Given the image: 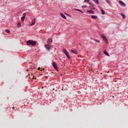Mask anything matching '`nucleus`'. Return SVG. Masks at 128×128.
I'll list each match as a JSON object with an SVG mask.
<instances>
[{
	"label": "nucleus",
	"mask_w": 128,
	"mask_h": 128,
	"mask_svg": "<svg viewBox=\"0 0 128 128\" xmlns=\"http://www.w3.org/2000/svg\"><path fill=\"white\" fill-rule=\"evenodd\" d=\"M46 78H48V77L46 76Z\"/></svg>",
	"instance_id": "2f4dec72"
},
{
	"label": "nucleus",
	"mask_w": 128,
	"mask_h": 128,
	"mask_svg": "<svg viewBox=\"0 0 128 128\" xmlns=\"http://www.w3.org/2000/svg\"><path fill=\"white\" fill-rule=\"evenodd\" d=\"M60 16H61L62 18H64V20L66 19V16H64V14L60 13Z\"/></svg>",
	"instance_id": "9d476101"
},
{
	"label": "nucleus",
	"mask_w": 128,
	"mask_h": 128,
	"mask_svg": "<svg viewBox=\"0 0 128 128\" xmlns=\"http://www.w3.org/2000/svg\"><path fill=\"white\" fill-rule=\"evenodd\" d=\"M12 110H14V107L12 108Z\"/></svg>",
	"instance_id": "c756f323"
},
{
	"label": "nucleus",
	"mask_w": 128,
	"mask_h": 128,
	"mask_svg": "<svg viewBox=\"0 0 128 128\" xmlns=\"http://www.w3.org/2000/svg\"><path fill=\"white\" fill-rule=\"evenodd\" d=\"M26 13H24V14H22V17L26 18Z\"/></svg>",
	"instance_id": "4be33fe9"
},
{
	"label": "nucleus",
	"mask_w": 128,
	"mask_h": 128,
	"mask_svg": "<svg viewBox=\"0 0 128 128\" xmlns=\"http://www.w3.org/2000/svg\"><path fill=\"white\" fill-rule=\"evenodd\" d=\"M120 15L122 16H124V14H120Z\"/></svg>",
	"instance_id": "7c9ffc66"
},
{
	"label": "nucleus",
	"mask_w": 128,
	"mask_h": 128,
	"mask_svg": "<svg viewBox=\"0 0 128 128\" xmlns=\"http://www.w3.org/2000/svg\"><path fill=\"white\" fill-rule=\"evenodd\" d=\"M28 71V70H27V72Z\"/></svg>",
	"instance_id": "72a5a7b5"
},
{
	"label": "nucleus",
	"mask_w": 128,
	"mask_h": 128,
	"mask_svg": "<svg viewBox=\"0 0 128 128\" xmlns=\"http://www.w3.org/2000/svg\"><path fill=\"white\" fill-rule=\"evenodd\" d=\"M100 37L102 38V40H104V42H105L106 44H108V38H106V36L104 35L101 34Z\"/></svg>",
	"instance_id": "20e7f679"
},
{
	"label": "nucleus",
	"mask_w": 128,
	"mask_h": 128,
	"mask_svg": "<svg viewBox=\"0 0 128 128\" xmlns=\"http://www.w3.org/2000/svg\"><path fill=\"white\" fill-rule=\"evenodd\" d=\"M52 66L55 70H58V64L55 62H53Z\"/></svg>",
	"instance_id": "423d86ee"
},
{
	"label": "nucleus",
	"mask_w": 128,
	"mask_h": 128,
	"mask_svg": "<svg viewBox=\"0 0 128 128\" xmlns=\"http://www.w3.org/2000/svg\"><path fill=\"white\" fill-rule=\"evenodd\" d=\"M31 68H32V70H34V66H32V67H31Z\"/></svg>",
	"instance_id": "bb28decb"
},
{
	"label": "nucleus",
	"mask_w": 128,
	"mask_h": 128,
	"mask_svg": "<svg viewBox=\"0 0 128 128\" xmlns=\"http://www.w3.org/2000/svg\"><path fill=\"white\" fill-rule=\"evenodd\" d=\"M45 48H46V50H50V48H52V46H50V45L46 44H45Z\"/></svg>",
	"instance_id": "39448f33"
},
{
	"label": "nucleus",
	"mask_w": 128,
	"mask_h": 128,
	"mask_svg": "<svg viewBox=\"0 0 128 128\" xmlns=\"http://www.w3.org/2000/svg\"><path fill=\"white\" fill-rule=\"evenodd\" d=\"M33 78V80H34V78Z\"/></svg>",
	"instance_id": "f704fd0d"
},
{
	"label": "nucleus",
	"mask_w": 128,
	"mask_h": 128,
	"mask_svg": "<svg viewBox=\"0 0 128 128\" xmlns=\"http://www.w3.org/2000/svg\"><path fill=\"white\" fill-rule=\"evenodd\" d=\"M93 1L95 2V4H100L98 0H93Z\"/></svg>",
	"instance_id": "2eb2a0df"
},
{
	"label": "nucleus",
	"mask_w": 128,
	"mask_h": 128,
	"mask_svg": "<svg viewBox=\"0 0 128 128\" xmlns=\"http://www.w3.org/2000/svg\"><path fill=\"white\" fill-rule=\"evenodd\" d=\"M122 16L124 20V18H126V16L124 15H122Z\"/></svg>",
	"instance_id": "a878e982"
},
{
	"label": "nucleus",
	"mask_w": 128,
	"mask_h": 128,
	"mask_svg": "<svg viewBox=\"0 0 128 128\" xmlns=\"http://www.w3.org/2000/svg\"><path fill=\"white\" fill-rule=\"evenodd\" d=\"M63 52H64V54H66V56L68 58H70V54H68V52L66 49L63 50Z\"/></svg>",
	"instance_id": "f03ea898"
},
{
	"label": "nucleus",
	"mask_w": 128,
	"mask_h": 128,
	"mask_svg": "<svg viewBox=\"0 0 128 128\" xmlns=\"http://www.w3.org/2000/svg\"><path fill=\"white\" fill-rule=\"evenodd\" d=\"M95 42H100V40H95Z\"/></svg>",
	"instance_id": "393cba45"
},
{
	"label": "nucleus",
	"mask_w": 128,
	"mask_h": 128,
	"mask_svg": "<svg viewBox=\"0 0 128 128\" xmlns=\"http://www.w3.org/2000/svg\"><path fill=\"white\" fill-rule=\"evenodd\" d=\"M82 8H86V6H82Z\"/></svg>",
	"instance_id": "cd10ccee"
},
{
	"label": "nucleus",
	"mask_w": 128,
	"mask_h": 128,
	"mask_svg": "<svg viewBox=\"0 0 128 128\" xmlns=\"http://www.w3.org/2000/svg\"><path fill=\"white\" fill-rule=\"evenodd\" d=\"M6 32H7L8 34H10V31L8 30H6Z\"/></svg>",
	"instance_id": "412c9836"
},
{
	"label": "nucleus",
	"mask_w": 128,
	"mask_h": 128,
	"mask_svg": "<svg viewBox=\"0 0 128 128\" xmlns=\"http://www.w3.org/2000/svg\"><path fill=\"white\" fill-rule=\"evenodd\" d=\"M36 24V19H33L30 26H34Z\"/></svg>",
	"instance_id": "0eeeda50"
},
{
	"label": "nucleus",
	"mask_w": 128,
	"mask_h": 128,
	"mask_svg": "<svg viewBox=\"0 0 128 128\" xmlns=\"http://www.w3.org/2000/svg\"><path fill=\"white\" fill-rule=\"evenodd\" d=\"M91 18H94V20H96V18H98V16H92Z\"/></svg>",
	"instance_id": "ddd939ff"
},
{
	"label": "nucleus",
	"mask_w": 128,
	"mask_h": 128,
	"mask_svg": "<svg viewBox=\"0 0 128 128\" xmlns=\"http://www.w3.org/2000/svg\"><path fill=\"white\" fill-rule=\"evenodd\" d=\"M71 52L74 54H78V51L76 50H72Z\"/></svg>",
	"instance_id": "6e6552de"
},
{
	"label": "nucleus",
	"mask_w": 128,
	"mask_h": 128,
	"mask_svg": "<svg viewBox=\"0 0 128 128\" xmlns=\"http://www.w3.org/2000/svg\"><path fill=\"white\" fill-rule=\"evenodd\" d=\"M24 18H25L24 17H22L21 18V20L22 21V22H24Z\"/></svg>",
	"instance_id": "aec40b11"
},
{
	"label": "nucleus",
	"mask_w": 128,
	"mask_h": 128,
	"mask_svg": "<svg viewBox=\"0 0 128 128\" xmlns=\"http://www.w3.org/2000/svg\"><path fill=\"white\" fill-rule=\"evenodd\" d=\"M119 3L120 4H121V6H126V4H124L122 1H119Z\"/></svg>",
	"instance_id": "9b49d317"
},
{
	"label": "nucleus",
	"mask_w": 128,
	"mask_h": 128,
	"mask_svg": "<svg viewBox=\"0 0 128 128\" xmlns=\"http://www.w3.org/2000/svg\"><path fill=\"white\" fill-rule=\"evenodd\" d=\"M101 10V12H102V14H106L104 12V11L103 10Z\"/></svg>",
	"instance_id": "6ab92c4d"
},
{
	"label": "nucleus",
	"mask_w": 128,
	"mask_h": 128,
	"mask_svg": "<svg viewBox=\"0 0 128 128\" xmlns=\"http://www.w3.org/2000/svg\"><path fill=\"white\" fill-rule=\"evenodd\" d=\"M27 46H36V42L32 40H29L26 42Z\"/></svg>",
	"instance_id": "f257e3e1"
},
{
	"label": "nucleus",
	"mask_w": 128,
	"mask_h": 128,
	"mask_svg": "<svg viewBox=\"0 0 128 128\" xmlns=\"http://www.w3.org/2000/svg\"><path fill=\"white\" fill-rule=\"evenodd\" d=\"M47 42L48 44H52V38L48 39Z\"/></svg>",
	"instance_id": "1a4fd4ad"
},
{
	"label": "nucleus",
	"mask_w": 128,
	"mask_h": 128,
	"mask_svg": "<svg viewBox=\"0 0 128 128\" xmlns=\"http://www.w3.org/2000/svg\"><path fill=\"white\" fill-rule=\"evenodd\" d=\"M75 10H77V12H82V14H84V12H82V11L80 9H75Z\"/></svg>",
	"instance_id": "a211bd4d"
},
{
	"label": "nucleus",
	"mask_w": 128,
	"mask_h": 128,
	"mask_svg": "<svg viewBox=\"0 0 128 128\" xmlns=\"http://www.w3.org/2000/svg\"><path fill=\"white\" fill-rule=\"evenodd\" d=\"M106 2H108V4L110 3V0H106Z\"/></svg>",
	"instance_id": "5701e85b"
},
{
	"label": "nucleus",
	"mask_w": 128,
	"mask_h": 128,
	"mask_svg": "<svg viewBox=\"0 0 128 128\" xmlns=\"http://www.w3.org/2000/svg\"><path fill=\"white\" fill-rule=\"evenodd\" d=\"M88 4H90V6H94V4L92 2H89Z\"/></svg>",
	"instance_id": "f3484780"
},
{
	"label": "nucleus",
	"mask_w": 128,
	"mask_h": 128,
	"mask_svg": "<svg viewBox=\"0 0 128 128\" xmlns=\"http://www.w3.org/2000/svg\"><path fill=\"white\" fill-rule=\"evenodd\" d=\"M20 26H22V24H20V22H18V27L20 28Z\"/></svg>",
	"instance_id": "dca6fc26"
},
{
	"label": "nucleus",
	"mask_w": 128,
	"mask_h": 128,
	"mask_svg": "<svg viewBox=\"0 0 128 128\" xmlns=\"http://www.w3.org/2000/svg\"><path fill=\"white\" fill-rule=\"evenodd\" d=\"M63 52H64V54H66V56L68 58H70V54H68V52L66 49L63 50Z\"/></svg>",
	"instance_id": "7ed1b4c3"
},
{
	"label": "nucleus",
	"mask_w": 128,
	"mask_h": 128,
	"mask_svg": "<svg viewBox=\"0 0 128 128\" xmlns=\"http://www.w3.org/2000/svg\"><path fill=\"white\" fill-rule=\"evenodd\" d=\"M38 70H40V68L38 67Z\"/></svg>",
	"instance_id": "c85d7f7f"
},
{
	"label": "nucleus",
	"mask_w": 128,
	"mask_h": 128,
	"mask_svg": "<svg viewBox=\"0 0 128 128\" xmlns=\"http://www.w3.org/2000/svg\"><path fill=\"white\" fill-rule=\"evenodd\" d=\"M85 2H90V0H84Z\"/></svg>",
	"instance_id": "b1692460"
},
{
	"label": "nucleus",
	"mask_w": 128,
	"mask_h": 128,
	"mask_svg": "<svg viewBox=\"0 0 128 128\" xmlns=\"http://www.w3.org/2000/svg\"><path fill=\"white\" fill-rule=\"evenodd\" d=\"M43 70H44V68H43Z\"/></svg>",
	"instance_id": "473e14b6"
},
{
	"label": "nucleus",
	"mask_w": 128,
	"mask_h": 128,
	"mask_svg": "<svg viewBox=\"0 0 128 128\" xmlns=\"http://www.w3.org/2000/svg\"><path fill=\"white\" fill-rule=\"evenodd\" d=\"M87 12L90 14H94V12L92 10H88Z\"/></svg>",
	"instance_id": "4468645a"
},
{
	"label": "nucleus",
	"mask_w": 128,
	"mask_h": 128,
	"mask_svg": "<svg viewBox=\"0 0 128 128\" xmlns=\"http://www.w3.org/2000/svg\"><path fill=\"white\" fill-rule=\"evenodd\" d=\"M104 54H106V56H109L110 55L108 54V52H106V50H105L104 52Z\"/></svg>",
	"instance_id": "f8f14e48"
}]
</instances>
